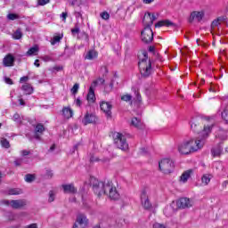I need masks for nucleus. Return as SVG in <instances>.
<instances>
[{
    "mask_svg": "<svg viewBox=\"0 0 228 228\" xmlns=\"http://www.w3.org/2000/svg\"><path fill=\"white\" fill-rule=\"evenodd\" d=\"M144 4H151V3H154V0H142Z\"/></svg>",
    "mask_w": 228,
    "mask_h": 228,
    "instance_id": "nucleus-58",
    "label": "nucleus"
},
{
    "mask_svg": "<svg viewBox=\"0 0 228 228\" xmlns=\"http://www.w3.org/2000/svg\"><path fill=\"white\" fill-rule=\"evenodd\" d=\"M61 20H62V22H66L67 21V18L69 17V12L66 11V12H63L61 14Z\"/></svg>",
    "mask_w": 228,
    "mask_h": 228,
    "instance_id": "nucleus-44",
    "label": "nucleus"
},
{
    "mask_svg": "<svg viewBox=\"0 0 228 228\" xmlns=\"http://www.w3.org/2000/svg\"><path fill=\"white\" fill-rule=\"evenodd\" d=\"M7 19H9V20H15V19H19V16H17V14L10 13L7 15Z\"/></svg>",
    "mask_w": 228,
    "mask_h": 228,
    "instance_id": "nucleus-46",
    "label": "nucleus"
},
{
    "mask_svg": "<svg viewBox=\"0 0 228 228\" xmlns=\"http://www.w3.org/2000/svg\"><path fill=\"white\" fill-rule=\"evenodd\" d=\"M25 228H38V225H37V224H32L27 225Z\"/></svg>",
    "mask_w": 228,
    "mask_h": 228,
    "instance_id": "nucleus-55",
    "label": "nucleus"
},
{
    "mask_svg": "<svg viewBox=\"0 0 228 228\" xmlns=\"http://www.w3.org/2000/svg\"><path fill=\"white\" fill-rule=\"evenodd\" d=\"M100 108H101L102 111H103V113H105V115H107V117H111V108H113L111 103H110L108 102H102L100 103Z\"/></svg>",
    "mask_w": 228,
    "mask_h": 228,
    "instance_id": "nucleus-13",
    "label": "nucleus"
},
{
    "mask_svg": "<svg viewBox=\"0 0 228 228\" xmlns=\"http://www.w3.org/2000/svg\"><path fill=\"white\" fill-rule=\"evenodd\" d=\"M227 20V17L222 16L212 21L211 28L212 29H215V28H217V26H220L223 22H225Z\"/></svg>",
    "mask_w": 228,
    "mask_h": 228,
    "instance_id": "nucleus-23",
    "label": "nucleus"
},
{
    "mask_svg": "<svg viewBox=\"0 0 228 228\" xmlns=\"http://www.w3.org/2000/svg\"><path fill=\"white\" fill-rule=\"evenodd\" d=\"M34 65H35V67H37V68L40 67V61L38 59H37L34 62Z\"/></svg>",
    "mask_w": 228,
    "mask_h": 228,
    "instance_id": "nucleus-57",
    "label": "nucleus"
},
{
    "mask_svg": "<svg viewBox=\"0 0 228 228\" xmlns=\"http://www.w3.org/2000/svg\"><path fill=\"white\" fill-rule=\"evenodd\" d=\"M12 38L14 40H20L22 38V31L20 29H17L13 34H12Z\"/></svg>",
    "mask_w": 228,
    "mask_h": 228,
    "instance_id": "nucleus-30",
    "label": "nucleus"
},
{
    "mask_svg": "<svg viewBox=\"0 0 228 228\" xmlns=\"http://www.w3.org/2000/svg\"><path fill=\"white\" fill-rule=\"evenodd\" d=\"M91 183H93V190L95 195L102 197V195H106L108 193L107 186H110V182H99L95 178H91Z\"/></svg>",
    "mask_w": 228,
    "mask_h": 228,
    "instance_id": "nucleus-3",
    "label": "nucleus"
},
{
    "mask_svg": "<svg viewBox=\"0 0 228 228\" xmlns=\"http://www.w3.org/2000/svg\"><path fill=\"white\" fill-rule=\"evenodd\" d=\"M168 211H172V208H166L165 209H164V215H166V216H170V213H168Z\"/></svg>",
    "mask_w": 228,
    "mask_h": 228,
    "instance_id": "nucleus-48",
    "label": "nucleus"
},
{
    "mask_svg": "<svg viewBox=\"0 0 228 228\" xmlns=\"http://www.w3.org/2000/svg\"><path fill=\"white\" fill-rule=\"evenodd\" d=\"M20 106H24L26 103L22 98L19 99Z\"/></svg>",
    "mask_w": 228,
    "mask_h": 228,
    "instance_id": "nucleus-59",
    "label": "nucleus"
},
{
    "mask_svg": "<svg viewBox=\"0 0 228 228\" xmlns=\"http://www.w3.org/2000/svg\"><path fill=\"white\" fill-rule=\"evenodd\" d=\"M163 26L170 28V26H175V24L169 20H160L155 24V28H163Z\"/></svg>",
    "mask_w": 228,
    "mask_h": 228,
    "instance_id": "nucleus-21",
    "label": "nucleus"
},
{
    "mask_svg": "<svg viewBox=\"0 0 228 228\" xmlns=\"http://www.w3.org/2000/svg\"><path fill=\"white\" fill-rule=\"evenodd\" d=\"M75 104L76 106H81L82 102H81V99L77 98L76 101H75Z\"/></svg>",
    "mask_w": 228,
    "mask_h": 228,
    "instance_id": "nucleus-54",
    "label": "nucleus"
},
{
    "mask_svg": "<svg viewBox=\"0 0 228 228\" xmlns=\"http://www.w3.org/2000/svg\"><path fill=\"white\" fill-rule=\"evenodd\" d=\"M137 101H142V96H140L139 93H136Z\"/></svg>",
    "mask_w": 228,
    "mask_h": 228,
    "instance_id": "nucleus-60",
    "label": "nucleus"
},
{
    "mask_svg": "<svg viewBox=\"0 0 228 228\" xmlns=\"http://www.w3.org/2000/svg\"><path fill=\"white\" fill-rule=\"evenodd\" d=\"M114 145L120 151H129V144L127 143V139H126V135L121 133L115 132L113 134Z\"/></svg>",
    "mask_w": 228,
    "mask_h": 228,
    "instance_id": "nucleus-4",
    "label": "nucleus"
},
{
    "mask_svg": "<svg viewBox=\"0 0 228 228\" xmlns=\"http://www.w3.org/2000/svg\"><path fill=\"white\" fill-rule=\"evenodd\" d=\"M139 69L142 77H149L152 74V64L147 56V52L139 54Z\"/></svg>",
    "mask_w": 228,
    "mask_h": 228,
    "instance_id": "nucleus-2",
    "label": "nucleus"
},
{
    "mask_svg": "<svg viewBox=\"0 0 228 228\" xmlns=\"http://www.w3.org/2000/svg\"><path fill=\"white\" fill-rule=\"evenodd\" d=\"M90 161H92L93 163L95 161H102V163H106V161H110V159H100L97 157H91Z\"/></svg>",
    "mask_w": 228,
    "mask_h": 228,
    "instance_id": "nucleus-43",
    "label": "nucleus"
},
{
    "mask_svg": "<svg viewBox=\"0 0 228 228\" xmlns=\"http://www.w3.org/2000/svg\"><path fill=\"white\" fill-rule=\"evenodd\" d=\"M21 89L24 92L25 95H31V94H33V87L29 84L23 85Z\"/></svg>",
    "mask_w": 228,
    "mask_h": 228,
    "instance_id": "nucleus-27",
    "label": "nucleus"
},
{
    "mask_svg": "<svg viewBox=\"0 0 228 228\" xmlns=\"http://www.w3.org/2000/svg\"><path fill=\"white\" fill-rule=\"evenodd\" d=\"M88 217L85 214H78L72 228H86L88 227Z\"/></svg>",
    "mask_w": 228,
    "mask_h": 228,
    "instance_id": "nucleus-7",
    "label": "nucleus"
},
{
    "mask_svg": "<svg viewBox=\"0 0 228 228\" xmlns=\"http://www.w3.org/2000/svg\"><path fill=\"white\" fill-rule=\"evenodd\" d=\"M152 228H167V226L163 224L154 223L152 224Z\"/></svg>",
    "mask_w": 228,
    "mask_h": 228,
    "instance_id": "nucleus-45",
    "label": "nucleus"
},
{
    "mask_svg": "<svg viewBox=\"0 0 228 228\" xmlns=\"http://www.w3.org/2000/svg\"><path fill=\"white\" fill-rule=\"evenodd\" d=\"M21 155L22 156H29V151L23 150V151H21Z\"/></svg>",
    "mask_w": 228,
    "mask_h": 228,
    "instance_id": "nucleus-56",
    "label": "nucleus"
},
{
    "mask_svg": "<svg viewBox=\"0 0 228 228\" xmlns=\"http://www.w3.org/2000/svg\"><path fill=\"white\" fill-rule=\"evenodd\" d=\"M206 13L204 11H194L191 13L189 17V22H193L194 20H197V22L202 21V19H204V16Z\"/></svg>",
    "mask_w": 228,
    "mask_h": 228,
    "instance_id": "nucleus-11",
    "label": "nucleus"
},
{
    "mask_svg": "<svg viewBox=\"0 0 228 228\" xmlns=\"http://www.w3.org/2000/svg\"><path fill=\"white\" fill-rule=\"evenodd\" d=\"M141 202H142V208H144L147 210L152 208V204L151 203V200H149V196H147V193L145 192H142L141 194Z\"/></svg>",
    "mask_w": 228,
    "mask_h": 228,
    "instance_id": "nucleus-14",
    "label": "nucleus"
},
{
    "mask_svg": "<svg viewBox=\"0 0 228 228\" xmlns=\"http://www.w3.org/2000/svg\"><path fill=\"white\" fill-rule=\"evenodd\" d=\"M159 168L162 174L168 175L174 172L175 165L174 164V160L170 159H163L159 162Z\"/></svg>",
    "mask_w": 228,
    "mask_h": 228,
    "instance_id": "nucleus-5",
    "label": "nucleus"
},
{
    "mask_svg": "<svg viewBox=\"0 0 228 228\" xmlns=\"http://www.w3.org/2000/svg\"><path fill=\"white\" fill-rule=\"evenodd\" d=\"M71 33H72V35H76V34L79 33V28H75L71 29Z\"/></svg>",
    "mask_w": 228,
    "mask_h": 228,
    "instance_id": "nucleus-52",
    "label": "nucleus"
},
{
    "mask_svg": "<svg viewBox=\"0 0 228 228\" xmlns=\"http://www.w3.org/2000/svg\"><path fill=\"white\" fill-rule=\"evenodd\" d=\"M211 152H212V156L214 158H219V156H222V152H223L222 146L217 145V146L214 147L212 149Z\"/></svg>",
    "mask_w": 228,
    "mask_h": 228,
    "instance_id": "nucleus-26",
    "label": "nucleus"
},
{
    "mask_svg": "<svg viewBox=\"0 0 228 228\" xmlns=\"http://www.w3.org/2000/svg\"><path fill=\"white\" fill-rule=\"evenodd\" d=\"M193 174V170L189 169L187 171H184L182 175L180 176V183H188V179H190V177H191V175Z\"/></svg>",
    "mask_w": 228,
    "mask_h": 228,
    "instance_id": "nucleus-17",
    "label": "nucleus"
},
{
    "mask_svg": "<svg viewBox=\"0 0 228 228\" xmlns=\"http://www.w3.org/2000/svg\"><path fill=\"white\" fill-rule=\"evenodd\" d=\"M13 61H15V59L11 54H9L4 58L3 63L4 67H12Z\"/></svg>",
    "mask_w": 228,
    "mask_h": 228,
    "instance_id": "nucleus-22",
    "label": "nucleus"
},
{
    "mask_svg": "<svg viewBox=\"0 0 228 228\" xmlns=\"http://www.w3.org/2000/svg\"><path fill=\"white\" fill-rule=\"evenodd\" d=\"M25 181H26V183H33V181H35V175H27L25 176Z\"/></svg>",
    "mask_w": 228,
    "mask_h": 228,
    "instance_id": "nucleus-41",
    "label": "nucleus"
},
{
    "mask_svg": "<svg viewBox=\"0 0 228 228\" xmlns=\"http://www.w3.org/2000/svg\"><path fill=\"white\" fill-rule=\"evenodd\" d=\"M133 96L131 94H125L121 96V101H125L126 102H129V101H132Z\"/></svg>",
    "mask_w": 228,
    "mask_h": 228,
    "instance_id": "nucleus-42",
    "label": "nucleus"
},
{
    "mask_svg": "<svg viewBox=\"0 0 228 228\" xmlns=\"http://www.w3.org/2000/svg\"><path fill=\"white\" fill-rule=\"evenodd\" d=\"M104 78H98L94 81H93V83L91 84V86H93V88H95V86H97V85H104Z\"/></svg>",
    "mask_w": 228,
    "mask_h": 228,
    "instance_id": "nucleus-32",
    "label": "nucleus"
},
{
    "mask_svg": "<svg viewBox=\"0 0 228 228\" xmlns=\"http://www.w3.org/2000/svg\"><path fill=\"white\" fill-rule=\"evenodd\" d=\"M191 129H192V131H195L196 133H199V121L193 120L191 124Z\"/></svg>",
    "mask_w": 228,
    "mask_h": 228,
    "instance_id": "nucleus-31",
    "label": "nucleus"
},
{
    "mask_svg": "<svg viewBox=\"0 0 228 228\" xmlns=\"http://www.w3.org/2000/svg\"><path fill=\"white\" fill-rule=\"evenodd\" d=\"M114 85H115V80L112 79V80H110V84L105 86L104 90H105L106 94H110V92L113 91Z\"/></svg>",
    "mask_w": 228,
    "mask_h": 228,
    "instance_id": "nucleus-29",
    "label": "nucleus"
},
{
    "mask_svg": "<svg viewBox=\"0 0 228 228\" xmlns=\"http://www.w3.org/2000/svg\"><path fill=\"white\" fill-rule=\"evenodd\" d=\"M45 131V127H44V125L37 124L36 126V132L37 133H44Z\"/></svg>",
    "mask_w": 228,
    "mask_h": 228,
    "instance_id": "nucleus-38",
    "label": "nucleus"
},
{
    "mask_svg": "<svg viewBox=\"0 0 228 228\" xmlns=\"http://www.w3.org/2000/svg\"><path fill=\"white\" fill-rule=\"evenodd\" d=\"M84 126H88V124H94L97 122V117L94 114L86 113L82 120Z\"/></svg>",
    "mask_w": 228,
    "mask_h": 228,
    "instance_id": "nucleus-15",
    "label": "nucleus"
},
{
    "mask_svg": "<svg viewBox=\"0 0 228 228\" xmlns=\"http://www.w3.org/2000/svg\"><path fill=\"white\" fill-rule=\"evenodd\" d=\"M130 126H133V127H135L136 129H145V125H143L142 119L138 118H133Z\"/></svg>",
    "mask_w": 228,
    "mask_h": 228,
    "instance_id": "nucleus-16",
    "label": "nucleus"
},
{
    "mask_svg": "<svg viewBox=\"0 0 228 228\" xmlns=\"http://www.w3.org/2000/svg\"><path fill=\"white\" fill-rule=\"evenodd\" d=\"M150 51L151 52L154 51V47L153 46H150Z\"/></svg>",
    "mask_w": 228,
    "mask_h": 228,
    "instance_id": "nucleus-64",
    "label": "nucleus"
},
{
    "mask_svg": "<svg viewBox=\"0 0 228 228\" xmlns=\"http://www.w3.org/2000/svg\"><path fill=\"white\" fill-rule=\"evenodd\" d=\"M38 51H40L38 45H34L33 47L28 49V51L27 52V56H37V54H38Z\"/></svg>",
    "mask_w": 228,
    "mask_h": 228,
    "instance_id": "nucleus-28",
    "label": "nucleus"
},
{
    "mask_svg": "<svg viewBox=\"0 0 228 228\" xmlns=\"http://www.w3.org/2000/svg\"><path fill=\"white\" fill-rule=\"evenodd\" d=\"M193 206V201L188 198H182L176 201V207L179 209H186L187 208H191Z\"/></svg>",
    "mask_w": 228,
    "mask_h": 228,
    "instance_id": "nucleus-10",
    "label": "nucleus"
},
{
    "mask_svg": "<svg viewBox=\"0 0 228 228\" xmlns=\"http://www.w3.org/2000/svg\"><path fill=\"white\" fill-rule=\"evenodd\" d=\"M213 126L205 125L203 130L201 131V139H187L182 142L178 145V152L180 154L188 155L193 152H197L200 149L204 147V140L209 136Z\"/></svg>",
    "mask_w": 228,
    "mask_h": 228,
    "instance_id": "nucleus-1",
    "label": "nucleus"
},
{
    "mask_svg": "<svg viewBox=\"0 0 228 228\" xmlns=\"http://www.w3.org/2000/svg\"><path fill=\"white\" fill-rule=\"evenodd\" d=\"M99 56V53L95 50H89L86 56H85V60H97V57Z\"/></svg>",
    "mask_w": 228,
    "mask_h": 228,
    "instance_id": "nucleus-18",
    "label": "nucleus"
},
{
    "mask_svg": "<svg viewBox=\"0 0 228 228\" xmlns=\"http://www.w3.org/2000/svg\"><path fill=\"white\" fill-rule=\"evenodd\" d=\"M78 91H79V84H75L71 88V94H73V95H76V94H77Z\"/></svg>",
    "mask_w": 228,
    "mask_h": 228,
    "instance_id": "nucleus-40",
    "label": "nucleus"
},
{
    "mask_svg": "<svg viewBox=\"0 0 228 228\" xmlns=\"http://www.w3.org/2000/svg\"><path fill=\"white\" fill-rule=\"evenodd\" d=\"M72 115H74V111H72V109L65 107L62 110V117H64V118H72Z\"/></svg>",
    "mask_w": 228,
    "mask_h": 228,
    "instance_id": "nucleus-25",
    "label": "nucleus"
},
{
    "mask_svg": "<svg viewBox=\"0 0 228 228\" xmlns=\"http://www.w3.org/2000/svg\"><path fill=\"white\" fill-rule=\"evenodd\" d=\"M12 120L14 122H17L18 124H20V122H22V118L20 117V115H19V113H15L12 117Z\"/></svg>",
    "mask_w": 228,
    "mask_h": 228,
    "instance_id": "nucleus-37",
    "label": "nucleus"
},
{
    "mask_svg": "<svg viewBox=\"0 0 228 228\" xmlns=\"http://www.w3.org/2000/svg\"><path fill=\"white\" fill-rule=\"evenodd\" d=\"M156 19H158V17H156L154 13L146 12L142 20L144 28H151Z\"/></svg>",
    "mask_w": 228,
    "mask_h": 228,
    "instance_id": "nucleus-9",
    "label": "nucleus"
},
{
    "mask_svg": "<svg viewBox=\"0 0 228 228\" xmlns=\"http://www.w3.org/2000/svg\"><path fill=\"white\" fill-rule=\"evenodd\" d=\"M61 188L64 193H76V191H77V189L74 187V184H64Z\"/></svg>",
    "mask_w": 228,
    "mask_h": 228,
    "instance_id": "nucleus-20",
    "label": "nucleus"
},
{
    "mask_svg": "<svg viewBox=\"0 0 228 228\" xmlns=\"http://www.w3.org/2000/svg\"><path fill=\"white\" fill-rule=\"evenodd\" d=\"M4 81L7 85H13V82L11 80L10 77H5Z\"/></svg>",
    "mask_w": 228,
    "mask_h": 228,
    "instance_id": "nucleus-51",
    "label": "nucleus"
},
{
    "mask_svg": "<svg viewBox=\"0 0 228 228\" xmlns=\"http://www.w3.org/2000/svg\"><path fill=\"white\" fill-rule=\"evenodd\" d=\"M4 204L5 206H11V208H13V209H20V208H24L26 206V201L24 200H4Z\"/></svg>",
    "mask_w": 228,
    "mask_h": 228,
    "instance_id": "nucleus-12",
    "label": "nucleus"
},
{
    "mask_svg": "<svg viewBox=\"0 0 228 228\" xmlns=\"http://www.w3.org/2000/svg\"><path fill=\"white\" fill-rule=\"evenodd\" d=\"M55 197H56V191H49L48 202H54Z\"/></svg>",
    "mask_w": 228,
    "mask_h": 228,
    "instance_id": "nucleus-35",
    "label": "nucleus"
},
{
    "mask_svg": "<svg viewBox=\"0 0 228 228\" xmlns=\"http://www.w3.org/2000/svg\"><path fill=\"white\" fill-rule=\"evenodd\" d=\"M28 79H29V77H22L20 79V83H26V81H28Z\"/></svg>",
    "mask_w": 228,
    "mask_h": 228,
    "instance_id": "nucleus-53",
    "label": "nucleus"
},
{
    "mask_svg": "<svg viewBox=\"0 0 228 228\" xmlns=\"http://www.w3.org/2000/svg\"><path fill=\"white\" fill-rule=\"evenodd\" d=\"M53 149H56V145L51 146L50 151H53Z\"/></svg>",
    "mask_w": 228,
    "mask_h": 228,
    "instance_id": "nucleus-62",
    "label": "nucleus"
},
{
    "mask_svg": "<svg viewBox=\"0 0 228 228\" xmlns=\"http://www.w3.org/2000/svg\"><path fill=\"white\" fill-rule=\"evenodd\" d=\"M22 193V190L20 189H10L8 191L9 195H20Z\"/></svg>",
    "mask_w": 228,
    "mask_h": 228,
    "instance_id": "nucleus-33",
    "label": "nucleus"
},
{
    "mask_svg": "<svg viewBox=\"0 0 228 228\" xmlns=\"http://www.w3.org/2000/svg\"><path fill=\"white\" fill-rule=\"evenodd\" d=\"M100 17H102L103 19V20H109L110 13L108 12H102L100 13Z\"/></svg>",
    "mask_w": 228,
    "mask_h": 228,
    "instance_id": "nucleus-39",
    "label": "nucleus"
},
{
    "mask_svg": "<svg viewBox=\"0 0 228 228\" xmlns=\"http://www.w3.org/2000/svg\"><path fill=\"white\" fill-rule=\"evenodd\" d=\"M41 60H43V61H51V57L47 55L41 56Z\"/></svg>",
    "mask_w": 228,
    "mask_h": 228,
    "instance_id": "nucleus-50",
    "label": "nucleus"
},
{
    "mask_svg": "<svg viewBox=\"0 0 228 228\" xmlns=\"http://www.w3.org/2000/svg\"><path fill=\"white\" fill-rule=\"evenodd\" d=\"M0 143L4 149H10V142H8V140L2 138Z\"/></svg>",
    "mask_w": 228,
    "mask_h": 228,
    "instance_id": "nucleus-34",
    "label": "nucleus"
},
{
    "mask_svg": "<svg viewBox=\"0 0 228 228\" xmlns=\"http://www.w3.org/2000/svg\"><path fill=\"white\" fill-rule=\"evenodd\" d=\"M58 44V36H54L53 40L51 41L52 45H56Z\"/></svg>",
    "mask_w": 228,
    "mask_h": 228,
    "instance_id": "nucleus-49",
    "label": "nucleus"
},
{
    "mask_svg": "<svg viewBox=\"0 0 228 228\" xmlns=\"http://www.w3.org/2000/svg\"><path fill=\"white\" fill-rule=\"evenodd\" d=\"M86 99L89 104H94V102H95V92L94 91V87L92 86L89 88Z\"/></svg>",
    "mask_w": 228,
    "mask_h": 228,
    "instance_id": "nucleus-19",
    "label": "nucleus"
},
{
    "mask_svg": "<svg viewBox=\"0 0 228 228\" xmlns=\"http://www.w3.org/2000/svg\"><path fill=\"white\" fill-rule=\"evenodd\" d=\"M222 118L228 124V107L222 112Z\"/></svg>",
    "mask_w": 228,
    "mask_h": 228,
    "instance_id": "nucleus-36",
    "label": "nucleus"
},
{
    "mask_svg": "<svg viewBox=\"0 0 228 228\" xmlns=\"http://www.w3.org/2000/svg\"><path fill=\"white\" fill-rule=\"evenodd\" d=\"M106 189V195H108L111 200H118V199H120V193H118V191H117V187L113 185V183L110 182L109 186H107Z\"/></svg>",
    "mask_w": 228,
    "mask_h": 228,
    "instance_id": "nucleus-8",
    "label": "nucleus"
},
{
    "mask_svg": "<svg viewBox=\"0 0 228 228\" xmlns=\"http://www.w3.org/2000/svg\"><path fill=\"white\" fill-rule=\"evenodd\" d=\"M211 179H213V175H209V174L203 175L201 177V184H203V186H208V184L211 183Z\"/></svg>",
    "mask_w": 228,
    "mask_h": 228,
    "instance_id": "nucleus-24",
    "label": "nucleus"
},
{
    "mask_svg": "<svg viewBox=\"0 0 228 228\" xmlns=\"http://www.w3.org/2000/svg\"><path fill=\"white\" fill-rule=\"evenodd\" d=\"M141 40L144 44H151L154 40V32L151 27H144L141 31Z\"/></svg>",
    "mask_w": 228,
    "mask_h": 228,
    "instance_id": "nucleus-6",
    "label": "nucleus"
},
{
    "mask_svg": "<svg viewBox=\"0 0 228 228\" xmlns=\"http://www.w3.org/2000/svg\"><path fill=\"white\" fill-rule=\"evenodd\" d=\"M58 70H63V66H59Z\"/></svg>",
    "mask_w": 228,
    "mask_h": 228,
    "instance_id": "nucleus-63",
    "label": "nucleus"
},
{
    "mask_svg": "<svg viewBox=\"0 0 228 228\" xmlns=\"http://www.w3.org/2000/svg\"><path fill=\"white\" fill-rule=\"evenodd\" d=\"M49 3V0H37L38 6H45Z\"/></svg>",
    "mask_w": 228,
    "mask_h": 228,
    "instance_id": "nucleus-47",
    "label": "nucleus"
},
{
    "mask_svg": "<svg viewBox=\"0 0 228 228\" xmlns=\"http://www.w3.org/2000/svg\"><path fill=\"white\" fill-rule=\"evenodd\" d=\"M227 184H228V182H227V181H224V182L223 183V186H227Z\"/></svg>",
    "mask_w": 228,
    "mask_h": 228,
    "instance_id": "nucleus-61",
    "label": "nucleus"
}]
</instances>
